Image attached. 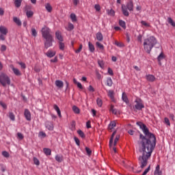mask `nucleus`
Returning <instances> with one entry per match:
<instances>
[{"label": "nucleus", "mask_w": 175, "mask_h": 175, "mask_svg": "<svg viewBox=\"0 0 175 175\" xmlns=\"http://www.w3.org/2000/svg\"><path fill=\"white\" fill-rule=\"evenodd\" d=\"M136 124L139 126L142 132L145 135L139 134V151L142 154H152L155 146H157V138L155 135L150 133V130L147 128V126L142 122H137Z\"/></svg>", "instance_id": "obj_1"}, {"label": "nucleus", "mask_w": 175, "mask_h": 175, "mask_svg": "<svg viewBox=\"0 0 175 175\" xmlns=\"http://www.w3.org/2000/svg\"><path fill=\"white\" fill-rule=\"evenodd\" d=\"M41 33L42 38L45 39V49H49V47H51L53 46V42H54V37H53V35L51 34V30L50 29V28L44 26L41 30Z\"/></svg>", "instance_id": "obj_2"}, {"label": "nucleus", "mask_w": 175, "mask_h": 175, "mask_svg": "<svg viewBox=\"0 0 175 175\" xmlns=\"http://www.w3.org/2000/svg\"><path fill=\"white\" fill-rule=\"evenodd\" d=\"M158 44V40L154 36H150L144 40V50L148 54L151 53V50L154 48V46Z\"/></svg>", "instance_id": "obj_3"}, {"label": "nucleus", "mask_w": 175, "mask_h": 175, "mask_svg": "<svg viewBox=\"0 0 175 175\" xmlns=\"http://www.w3.org/2000/svg\"><path fill=\"white\" fill-rule=\"evenodd\" d=\"M133 12V1H129L126 5H122V12L126 17L129 16V12Z\"/></svg>", "instance_id": "obj_4"}, {"label": "nucleus", "mask_w": 175, "mask_h": 175, "mask_svg": "<svg viewBox=\"0 0 175 175\" xmlns=\"http://www.w3.org/2000/svg\"><path fill=\"white\" fill-rule=\"evenodd\" d=\"M11 83L10 77H9L8 75L5 72L0 74V84H1L2 86L6 87L7 85H10Z\"/></svg>", "instance_id": "obj_5"}, {"label": "nucleus", "mask_w": 175, "mask_h": 175, "mask_svg": "<svg viewBox=\"0 0 175 175\" xmlns=\"http://www.w3.org/2000/svg\"><path fill=\"white\" fill-rule=\"evenodd\" d=\"M151 157V154H143L142 156L139 158V163L141 165L140 167L142 169H144L147 166L148 158Z\"/></svg>", "instance_id": "obj_6"}, {"label": "nucleus", "mask_w": 175, "mask_h": 175, "mask_svg": "<svg viewBox=\"0 0 175 175\" xmlns=\"http://www.w3.org/2000/svg\"><path fill=\"white\" fill-rule=\"evenodd\" d=\"M135 103L136 104L133 107V109H135V110H142V109H144V105L143 104V102H142V100H135Z\"/></svg>", "instance_id": "obj_7"}, {"label": "nucleus", "mask_w": 175, "mask_h": 175, "mask_svg": "<svg viewBox=\"0 0 175 175\" xmlns=\"http://www.w3.org/2000/svg\"><path fill=\"white\" fill-rule=\"evenodd\" d=\"M116 133H117V131H113L109 140V148L111 150H113V152L115 153L117 152V148L116 147H113V141L114 140Z\"/></svg>", "instance_id": "obj_8"}, {"label": "nucleus", "mask_w": 175, "mask_h": 175, "mask_svg": "<svg viewBox=\"0 0 175 175\" xmlns=\"http://www.w3.org/2000/svg\"><path fill=\"white\" fill-rule=\"evenodd\" d=\"M116 126H117V123L116 122V121H111L109 124L108 125V130L110 132H113V129H114V128H116Z\"/></svg>", "instance_id": "obj_9"}, {"label": "nucleus", "mask_w": 175, "mask_h": 175, "mask_svg": "<svg viewBox=\"0 0 175 175\" xmlns=\"http://www.w3.org/2000/svg\"><path fill=\"white\" fill-rule=\"evenodd\" d=\"M10 68L16 76H21V72L20 71V70L14 68V66L13 65H11Z\"/></svg>", "instance_id": "obj_10"}, {"label": "nucleus", "mask_w": 175, "mask_h": 175, "mask_svg": "<svg viewBox=\"0 0 175 175\" xmlns=\"http://www.w3.org/2000/svg\"><path fill=\"white\" fill-rule=\"evenodd\" d=\"M45 126L49 131H54V124L51 122H46Z\"/></svg>", "instance_id": "obj_11"}, {"label": "nucleus", "mask_w": 175, "mask_h": 175, "mask_svg": "<svg viewBox=\"0 0 175 175\" xmlns=\"http://www.w3.org/2000/svg\"><path fill=\"white\" fill-rule=\"evenodd\" d=\"M24 116L27 121H31V112L28 109L25 110Z\"/></svg>", "instance_id": "obj_12"}, {"label": "nucleus", "mask_w": 175, "mask_h": 175, "mask_svg": "<svg viewBox=\"0 0 175 175\" xmlns=\"http://www.w3.org/2000/svg\"><path fill=\"white\" fill-rule=\"evenodd\" d=\"M8 32L9 31L8 30V28L5 26H0V33L3 35H8Z\"/></svg>", "instance_id": "obj_13"}, {"label": "nucleus", "mask_w": 175, "mask_h": 175, "mask_svg": "<svg viewBox=\"0 0 175 175\" xmlns=\"http://www.w3.org/2000/svg\"><path fill=\"white\" fill-rule=\"evenodd\" d=\"M55 84L57 88H64V82L60 80H56Z\"/></svg>", "instance_id": "obj_14"}, {"label": "nucleus", "mask_w": 175, "mask_h": 175, "mask_svg": "<svg viewBox=\"0 0 175 175\" xmlns=\"http://www.w3.org/2000/svg\"><path fill=\"white\" fill-rule=\"evenodd\" d=\"M146 79L148 81H150L151 83L155 81V77L152 75H147Z\"/></svg>", "instance_id": "obj_15"}, {"label": "nucleus", "mask_w": 175, "mask_h": 175, "mask_svg": "<svg viewBox=\"0 0 175 175\" xmlns=\"http://www.w3.org/2000/svg\"><path fill=\"white\" fill-rule=\"evenodd\" d=\"M53 109L57 111V116L59 117V118H62V115H61V110L59 109V107L57 105H53Z\"/></svg>", "instance_id": "obj_16"}, {"label": "nucleus", "mask_w": 175, "mask_h": 175, "mask_svg": "<svg viewBox=\"0 0 175 175\" xmlns=\"http://www.w3.org/2000/svg\"><path fill=\"white\" fill-rule=\"evenodd\" d=\"M55 37L59 40V42H64V38H62V36L59 31L55 32Z\"/></svg>", "instance_id": "obj_17"}, {"label": "nucleus", "mask_w": 175, "mask_h": 175, "mask_svg": "<svg viewBox=\"0 0 175 175\" xmlns=\"http://www.w3.org/2000/svg\"><path fill=\"white\" fill-rule=\"evenodd\" d=\"M108 94V96L111 99L113 102H114V91L113 90H108L107 91Z\"/></svg>", "instance_id": "obj_18"}, {"label": "nucleus", "mask_w": 175, "mask_h": 175, "mask_svg": "<svg viewBox=\"0 0 175 175\" xmlns=\"http://www.w3.org/2000/svg\"><path fill=\"white\" fill-rule=\"evenodd\" d=\"M13 21H14V23H16V25H18V27H21L22 23H21V21L20 20V18L15 16L13 18Z\"/></svg>", "instance_id": "obj_19"}, {"label": "nucleus", "mask_w": 175, "mask_h": 175, "mask_svg": "<svg viewBox=\"0 0 175 175\" xmlns=\"http://www.w3.org/2000/svg\"><path fill=\"white\" fill-rule=\"evenodd\" d=\"M164 58H165V55L163 54V52H161L157 57V60L159 62V65H162V63L161 62V61H162V59H164Z\"/></svg>", "instance_id": "obj_20"}, {"label": "nucleus", "mask_w": 175, "mask_h": 175, "mask_svg": "<svg viewBox=\"0 0 175 175\" xmlns=\"http://www.w3.org/2000/svg\"><path fill=\"white\" fill-rule=\"evenodd\" d=\"M96 38L99 42H102V40H103V35H102V33L100 32H98L96 34Z\"/></svg>", "instance_id": "obj_21"}, {"label": "nucleus", "mask_w": 175, "mask_h": 175, "mask_svg": "<svg viewBox=\"0 0 175 175\" xmlns=\"http://www.w3.org/2000/svg\"><path fill=\"white\" fill-rule=\"evenodd\" d=\"M46 55L47 57H49V58H53V57H54V55H55V51H53L51 50L48 51V52L46 53Z\"/></svg>", "instance_id": "obj_22"}, {"label": "nucleus", "mask_w": 175, "mask_h": 175, "mask_svg": "<svg viewBox=\"0 0 175 175\" xmlns=\"http://www.w3.org/2000/svg\"><path fill=\"white\" fill-rule=\"evenodd\" d=\"M55 160L57 162H62V161H64V157H62V154H57L55 156Z\"/></svg>", "instance_id": "obj_23"}, {"label": "nucleus", "mask_w": 175, "mask_h": 175, "mask_svg": "<svg viewBox=\"0 0 175 175\" xmlns=\"http://www.w3.org/2000/svg\"><path fill=\"white\" fill-rule=\"evenodd\" d=\"M45 9H46L49 13H51V12L53 11V7H51V5H50V3H46L45 5Z\"/></svg>", "instance_id": "obj_24"}, {"label": "nucleus", "mask_w": 175, "mask_h": 175, "mask_svg": "<svg viewBox=\"0 0 175 175\" xmlns=\"http://www.w3.org/2000/svg\"><path fill=\"white\" fill-rule=\"evenodd\" d=\"M107 13L108 16H111L112 17H113V16L116 15V12H114V10L113 9L107 10Z\"/></svg>", "instance_id": "obj_25"}, {"label": "nucleus", "mask_w": 175, "mask_h": 175, "mask_svg": "<svg viewBox=\"0 0 175 175\" xmlns=\"http://www.w3.org/2000/svg\"><path fill=\"white\" fill-rule=\"evenodd\" d=\"M88 46H89V50L91 53H94L95 51V46L92 43L88 42Z\"/></svg>", "instance_id": "obj_26"}, {"label": "nucleus", "mask_w": 175, "mask_h": 175, "mask_svg": "<svg viewBox=\"0 0 175 175\" xmlns=\"http://www.w3.org/2000/svg\"><path fill=\"white\" fill-rule=\"evenodd\" d=\"M122 99L123 101L125 102V103H129V100H128V97L126 96V94H125L124 92L122 93Z\"/></svg>", "instance_id": "obj_27"}, {"label": "nucleus", "mask_w": 175, "mask_h": 175, "mask_svg": "<svg viewBox=\"0 0 175 175\" xmlns=\"http://www.w3.org/2000/svg\"><path fill=\"white\" fill-rule=\"evenodd\" d=\"M72 111L75 114H80V109H79L76 105L72 106Z\"/></svg>", "instance_id": "obj_28"}, {"label": "nucleus", "mask_w": 175, "mask_h": 175, "mask_svg": "<svg viewBox=\"0 0 175 175\" xmlns=\"http://www.w3.org/2000/svg\"><path fill=\"white\" fill-rule=\"evenodd\" d=\"M26 16L27 18H31L33 16V12L31 10H27L26 11Z\"/></svg>", "instance_id": "obj_29"}, {"label": "nucleus", "mask_w": 175, "mask_h": 175, "mask_svg": "<svg viewBox=\"0 0 175 175\" xmlns=\"http://www.w3.org/2000/svg\"><path fill=\"white\" fill-rule=\"evenodd\" d=\"M59 49L62 51L65 50V44L62 41H59Z\"/></svg>", "instance_id": "obj_30"}, {"label": "nucleus", "mask_w": 175, "mask_h": 175, "mask_svg": "<svg viewBox=\"0 0 175 175\" xmlns=\"http://www.w3.org/2000/svg\"><path fill=\"white\" fill-rule=\"evenodd\" d=\"M109 111H111L113 114H117V109L114 108V105H111Z\"/></svg>", "instance_id": "obj_31"}, {"label": "nucleus", "mask_w": 175, "mask_h": 175, "mask_svg": "<svg viewBox=\"0 0 175 175\" xmlns=\"http://www.w3.org/2000/svg\"><path fill=\"white\" fill-rule=\"evenodd\" d=\"M107 85H108V87H111V85H113V79L110 77L107 79Z\"/></svg>", "instance_id": "obj_32"}, {"label": "nucleus", "mask_w": 175, "mask_h": 175, "mask_svg": "<svg viewBox=\"0 0 175 175\" xmlns=\"http://www.w3.org/2000/svg\"><path fill=\"white\" fill-rule=\"evenodd\" d=\"M22 2H23V0H15L14 5L16 8H20V6H21Z\"/></svg>", "instance_id": "obj_33"}, {"label": "nucleus", "mask_w": 175, "mask_h": 175, "mask_svg": "<svg viewBox=\"0 0 175 175\" xmlns=\"http://www.w3.org/2000/svg\"><path fill=\"white\" fill-rule=\"evenodd\" d=\"M70 18L72 21V23H76V21H77V16H76L75 14H70Z\"/></svg>", "instance_id": "obj_34"}, {"label": "nucleus", "mask_w": 175, "mask_h": 175, "mask_svg": "<svg viewBox=\"0 0 175 175\" xmlns=\"http://www.w3.org/2000/svg\"><path fill=\"white\" fill-rule=\"evenodd\" d=\"M96 47H98V49H100V50H104L105 46H103V44H102L100 42H96Z\"/></svg>", "instance_id": "obj_35"}, {"label": "nucleus", "mask_w": 175, "mask_h": 175, "mask_svg": "<svg viewBox=\"0 0 175 175\" xmlns=\"http://www.w3.org/2000/svg\"><path fill=\"white\" fill-rule=\"evenodd\" d=\"M96 103L99 107H102V105H103V102L102 101V99L99 98L96 99Z\"/></svg>", "instance_id": "obj_36"}, {"label": "nucleus", "mask_w": 175, "mask_h": 175, "mask_svg": "<svg viewBox=\"0 0 175 175\" xmlns=\"http://www.w3.org/2000/svg\"><path fill=\"white\" fill-rule=\"evenodd\" d=\"M119 25H120V27H122V28H124V29H125V28H126L125 21H120Z\"/></svg>", "instance_id": "obj_37"}, {"label": "nucleus", "mask_w": 175, "mask_h": 175, "mask_svg": "<svg viewBox=\"0 0 175 175\" xmlns=\"http://www.w3.org/2000/svg\"><path fill=\"white\" fill-rule=\"evenodd\" d=\"M33 161L34 165H36V166H39V165H40V161H39V159H38V158L33 157Z\"/></svg>", "instance_id": "obj_38"}, {"label": "nucleus", "mask_w": 175, "mask_h": 175, "mask_svg": "<svg viewBox=\"0 0 175 175\" xmlns=\"http://www.w3.org/2000/svg\"><path fill=\"white\" fill-rule=\"evenodd\" d=\"M77 133H78V135H79V136H81L82 137V139H84V137H85V135L84 134V132H83V131L78 130Z\"/></svg>", "instance_id": "obj_39"}, {"label": "nucleus", "mask_w": 175, "mask_h": 175, "mask_svg": "<svg viewBox=\"0 0 175 175\" xmlns=\"http://www.w3.org/2000/svg\"><path fill=\"white\" fill-rule=\"evenodd\" d=\"M74 29H75V25H73V24H72L71 23H69L67 31H72Z\"/></svg>", "instance_id": "obj_40"}, {"label": "nucleus", "mask_w": 175, "mask_h": 175, "mask_svg": "<svg viewBox=\"0 0 175 175\" xmlns=\"http://www.w3.org/2000/svg\"><path fill=\"white\" fill-rule=\"evenodd\" d=\"M9 117L12 121H14V120H16V116H14V113H13L12 112H10Z\"/></svg>", "instance_id": "obj_41"}, {"label": "nucleus", "mask_w": 175, "mask_h": 175, "mask_svg": "<svg viewBox=\"0 0 175 175\" xmlns=\"http://www.w3.org/2000/svg\"><path fill=\"white\" fill-rule=\"evenodd\" d=\"M160 167L159 165H158L156 167V169L154 170V174H162V173L159 171Z\"/></svg>", "instance_id": "obj_42"}, {"label": "nucleus", "mask_w": 175, "mask_h": 175, "mask_svg": "<svg viewBox=\"0 0 175 175\" xmlns=\"http://www.w3.org/2000/svg\"><path fill=\"white\" fill-rule=\"evenodd\" d=\"M44 153L45 154H51V149L50 148H44L43 149Z\"/></svg>", "instance_id": "obj_43"}, {"label": "nucleus", "mask_w": 175, "mask_h": 175, "mask_svg": "<svg viewBox=\"0 0 175 175\" xmlns=\"http://www.w3.org/2000/svg\"><path fill=\"white\" fill-rule=\"evenodd\" d=\"M150 169H151V166L149 165V166L144 170V172H143V174H142V175H146L147 173H148V172H150Z\"/></svg>", "instance_id": "obj_44"}, {"label": "nucleus", "mask_w": 175, "mask_h": 175, "mask_svg": "<svg viewBox=\"0 0 175 175\" xmlns=\"http://www.w3.org/2000/svg\"><path fill=\"white\" fill-rule=\"evenodd\" d=\"M31 35L34 37H36V36L38 35V32H36V29L35 28L31 29Z\"/></svg>", "instance_id": "obj_45"}, {"label": "nucleus", "mask_w": 175, "mask_h": 175, "mask_svg": "<svg viewBox=\"0 0 175 175\" xmlns=\"http://www.w3.org/2000/svg\"><path fill=\"white\" fill-rule=\"evenodd\" d=\"M120 140V135H116L114 142H113V146L117 145V142Z\"/></svg>", "instance_id": "obj_46"}, {"label": "nucleus", "mask_w": 175, "mask_h": 175, "mask_svg": "<svg viewBox=\"0 0 175 175\" xmlns=\"http://www.w3.org/2000/svg\"><path fill=\"white\" fill-rule=\"evenodd\" d=\"M81 50H83V44H80V45H79V49L75 51V53H76L77 54H79V53H81Z\"/></svg>", "instance_id": "obj_47"}, {"label": "nucleus", "mask_w": 175, "mask_h": 175, "mask_svg": "<svg viewBox=\"0 0 175 175\" xmlns=\"http://www.w3.org/2000/svg\"><path fill=\"white\" fill-rule=\"evenodd\" d=\"M168 23L169 24H171L172 27H175V23L173 21V19H172V18H168Z\"/></svg>", "instance_id": "obj_48"}, {"label": "nucleus", "mask_w": 175, "mask_h": 175, "mask_svg": "<svg viewBox=\"0 0 175 175\" xmlns=\"http://www.w3.org/2000/svg\"><path fill=\"white\" fill-rule=\"evenodd\" d=\"M164 122L165 124H166V125H168V126H170V121L169 120V118H165Z\"/></svg>", "instance_id": "obj_49"}, {"label": "nucleus", "mask_w": 175, "mask_h": 175, "mask_svg": "<svg viewBox=\"0 0 175 175\" xmlns=\"http://www.w3.org/2000/svg\"><path fill=\"white\" fill-rule=\"evenodd\" d=\"M94 8L96 10V12H100V5L99 4H96L94 5Z\"/></svg>", "instance_id": "obj_50"}, {"label": "nucleus", "mask_w": 175, "mask_h": 175, "mask_svg": "<svg viewBox=\"0 0 175 175\" xmlns=\"http://www.w3.org/2000/svg\"><path fill=\"white\" fill-rule=\"evenodd\" d=\"M142 25H144V27H150V24H148L147 22L142 21L141 22Z\"/></svg>", "instance_id": "obj_51"}, {"label": "nucleus", "mask_w": 175, "mask_h": 175, "mask_svg": "<svg viewBox=\"0 0 175 175\" xmlns=\"http://www.w3.org/2000/svg\"><path fill=\"white\" fill-rule=\"evenodd\" d=\"M17 136L21 140H23L24 139V135H23L21 133H18Z\"/></svg>", "instance_id": "obj_52"}, {"label": "nucleus", "mask_w": 175, "mask_h": 175, "mask_svg": "<svg viewBox=\"0 0 175 175\" xmlns=\"http://www.w3.org/2000/svg\"><path fill=\"white\" fill-rule=\"evenodd\" d=\"M85 151L87 154H92V150L88 147H85Z\"/></svg>", "instance_id": "obj_53"}, {"label": "nucleus", "mask_w": 175, "mask_h": 175, "mask_svg": "<svg viewBox=\"0 0 175 175\" xmlns=\"http://www.w3.org/2000/svg\"><path fill=\"white\" fill-rule=\"evenodd\" d=\"M74 139L77 146H80V140L79 139V138L75 137Z\"/></svg>", "instance_id": "obj_54"}, {"label": "nucleus", "mask_w": 175, "mask_h": 175, "mask_svg": "<svg viewBox=\"0 0 175 175\" xmlns=\"http://www.w3.org/2000/svg\"><path fill=\"white\" fill-rule=\"evenodd\" d=\"M0 105L3 108V109H7L6 104H5L3 102L0 101Z\"/></svg>", "instance_id": "obj_55"}, {"label": "nucleus", "mask_w": 175, "mask_h": 175, "mask_svg": "<svg viewBox=\"0 0 175 175\" xmlns=\"http://www.w3.org/2000/svg\"><path fill=\"white\" fill-rule=\"evenodd\" d=\"M18 64L21 66L22 69H25V68H27V66L23 62H19Z\"/></svg>", "instance_id": "obj_56"}, {"label": "nucleus", "mask_w": 175, "mask_h": 175, "mask_svg": "<svg viewBox=\"0 0 175 175\" xmlns=\"http://www.w3.org/2000/svg\"><path fill=\"white\" fill-rule=\"evenodd\" d=\"M86 128H88V129H90V128H91V122L90 121H88L86 122Z\"/></svg>", "instance_id": "obj_57"}, {"label": "nucleus", "mask_w": 175, "mask_h": 175, "mask_svg": "<svg viewBox=\"0 0 175 175\" xmlns=\"http://www.w3.org/2000/svg\"><path fill=\"white\" fill-rule=\"evenodd\" d=\"M108 73H109V75H110V76H113V70L111 68H109Z\"/></svg>", "instance_id": "obj_58"}, {"label": "nucleus", "mask_w": 175, "mask_h": 175, "mask_svg": "<svg viewBox=\"0 0 175 175\" xmlns=\"http://www.w3.org/2000/svg\"><path fill=\"white\" fill-rule=\"evenodd\" d=\"M128 133H129V135H131V136H133V135H134V133H135V131H133V130H129V131H128Z\"/></svg>", "instance_id": "obj_59"}, {"label": "nucleus", "mask_w": 175, "mask_h": 175, "mask_svg": "<svg viewBox=\"0 0 175 175\" xmlns=\"http://www.w3.org/2000/svg\"><path fill=\"white\" fill-rule=\"evenodd\" d=\"M77 85L78 88H80V90H83V85H81V83L80 82H78L77 83Z\"/></svg>", "instance_id": "obj_60"}, {"label": "nucleus", "mask_w": 175, "mask_h": 175, "mask_svg": "<svg viewBox=\"0 0 175 175\" xmlns=\"http://www.w3.org/2000/svg\"><path fill=\"white\" fill-rule=\"evenodd\" d=\"M39 135L42 136V137H46V133L43 131L40 132Z\"/></svg>", "instance_id": "obj_61"}, {"label": "nucleus", "mask_w": 175, "mask_h": 175, "mask_svg": "<svg viewBox=\"0 0 175 175\" xmlns=\"http://www.w3.org/2000/svg\"><path fill=\"white\" fill-rule=\"evenodd\" d=\"M5 36H6V35L4 34H0V40H5Z\"/></svg>", "instance_id": "obj_62"}, {"label": "nucleus", "mask_w": 175, "mask_h": 175, "mask_svg": "<svg viewBox=\"0 0 175 175\" xmlns=\"http://www.w3.org/2000/svg\"><path fill=\"white\" fill-rule=\"evenodd\" d=\"M143 36L142 35H139L137 36V40L138 42H140V43H142V39Z\"/></svg>", "instance_id": "obj_63"}, {"label": "nucleus", "mask_w": 175, "mask_h": 175, "mask_svg": "<svg viewBox=\"0 0 175 175\" xmlns=\"http://www.w3.org/2000/svg\"><path fill=\"white\" fill-rule=\"evenodd\" d=\"M1 51H6V46L5 45H1Z\"/></svg>", "instance_id": "obj_64"}]
</instances>
